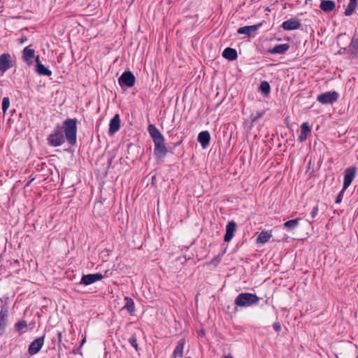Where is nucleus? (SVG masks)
<instances>
[{
    "label": "nucleus",
    "mask_w": 358,
    "mask_h": 358,
    "mask_svg": "<svg viewBox=\"0 0 358 358\" xmlns=\"http://www.w3.org/2000/svg\"><path fill=\"white\" fill-rule=\"evenodd\" d=\"M66 139L67 142L73 145L77 141V120L68 118L63 126L57 125L55 130L48 136V144L52 147L62 145Z\"/></svg>",
    "instance_id": "1"
},
{
    "label": "nucleus",
    "mask_w": 358,
    "mask_h": 358,
    "mask_svg": "<svg viewBox=\"0 0 358 358\" xmlns=\"http://www.w3.org/2000/svg\"><path fill=\"white\" fill-rule=\"evenodd\" d=\"M259 298L256 294L244 292L239 294L234 300V304L241 308L250 307L257 305Z\"/></svg>",
    "instance_id": "2"
},
{
    "label": "nucleus",
    "mask_w": 358,
    "mask_h": 358,
    "mask_svg": "<svg viewBox=\"0 0 358 358\" xmlns=\"http://www.w3.org/2000/svg\"><path fill=\"white\" fill-rule=\"evenodd\" d=\"M111 273L106 271L103 274L96 273L87 275H83L80 283L84 285H90L94 282L102 280L103 278L108 277Z\"/></svg>",
    "instance_id": "3"
},
{
    "label": "nucleus",
    "mask_w": 358,
    "mask_h": 358,
    "mask_svg": "<svg viewBox=\"0 0 358 358\" xmlns=\"http://www.w3.org/2000/svg\"><path fill=\"white\" fill-rule=\"evenodd\" d=\"M338 99V94L335 92H327L320 94L317 97V101L322 104H332Z\"/></svg>",
    "instance_id": "4"
},
{
    "label": "nucleus",
    "mask_w": 358,
    "mask_h": 358,
    "mask_svg": "<svg viewBox=\"0 0 358 358\" xmlns=\"http://www.w3.org/2000/svg\"><path fill=\"white\" fill-rule=\"evenodd\" d=\"M135 80V77L131 72L125 71L119 78L118 81L120 86L131 87L134 85Z\"/></svg>",
    "instance_id": "5"
},
{
    "label": "nucleus",
    "mask_w": 358,
    "mask_h": 358,
    "mask_svg": "<svg viewBox=\"0 0 358 358\" xmlns=\"http://www.w3.org/2000/svg\"><path fill=\"white\" fill-rule=\"evenodd\" d=\"M44 338L45 336L38 337L36 339H34L29 345L28 348V352L31 355H36L38 353L44 344Z\"/></svg>",
    "instance_id": "6"
},
{
    "label": "nucleus",
    "mask_w": 358,
    "mask_h": 358,
    "mask_svg": "<svg viewBox=\"0 0 358 358\" xmlns=\"http://www.w3.org/2000/svg\"><path fill=\"white\" fill-rule=\"evenodd\" d=\"M356 175V167L350 166L344 171L343 187L344 189L350 185Z\"/></svg>",
    "instance_id": "7"
},
{
    "label": "nucleus",
    "mask_w": 358,
    "mask_h": 358,
    "mask_svg": "<svg viewBox=\"0 0 358 358\" xmlns=\"http://www.w3.org/2000/svg\"><path fill=\"white\" fill-rule=\"evenodd\" d=\"M13 66L11 56L8 53L2 54L0 56V71L3 73Z\"/></svg>",
    "instance_id": "8"
},
{
    "label": "nucleus",
    "mask_w": 358,
    "mask_h": 358,
    "mask_svg": "<svg viewBox=\"0 0 358 358\" xmlns=\"http://www.w3.org/2000/svg\"><path fill=\"white\" fill-rule=\"evenodd\" d=\"M301 27V22L298 19L291 18L285 20L282 24V27L284 30L292 31L299 29Z\"/></svg>",
    "instance_id": "9"
},
{
    "label": "nucleus",
    "mask_w": 358,
    "mask_h": 358,
    "mask_svg": "<svg viewBox=\"0 0 358 358\" xmlns=\"http://www.w3.org/2000/svg\"><path fill=\"white\" fill-rule=\"evenodd\" d=\"M120 128V119L118 114L114 115L109 123L108 134L114 135Z\"/></svg>",
    "instance_id": "10"
},
{
    "label": "nucleus",
    "mask_w": 358,
    "mask_h": 358,
    "mask_svg": "<svg viewBox=\"0 0 358 358\" xmlns=\"http://www.w3.org/2000/svg\"><path fill=\"white\" fill-rule=\"evenodd\" d=\"M262 23H259L257 24L251 25V26H245L238 28L237 30V33L238 34H245L248 36H252L255 34L257 29L261 27Z\"/></svg>",
    "instance_id": "11"
},
{
    "label": "nucleus",
    "mask_w": 358,
    "mask_h": 358,
    "mask_svg": "<svg viewBox=\"0 0 358 358\" xmlns=\"http://www.w3.org/2000/svg\"><path fill=\"white\" fill-rule=\"evenodd\" d=\"M236 230V224L234 221L228 222L226 226V234L224 235V241L225 242L230 241L234 237V232Z\"/></svg>",
    "instance_id": "12"
},
{
    "label": "nucleus",
    "mask_w": 358,
    "mask_h": 358,
    "mask_svg": "<svg viewBox=\"0 0 358 358\" xmlns=\"http://www.w3.org/2000/svg\"><path fill=\"white\" fill-rule=\"evenodd\" d=\"M8 317V310L5 307H3L0 311V336H2L7 325L6 318Z\"/></svg>",
    "instance_id": "13"
},
{
    "label": "nucleus",
    "mask_w": 358,
    "mask_h": 358,
    "mask_svg": "<svg viewBox=\"0 0 358 358\" xmlns=\"http://www.w3.org/2000/svg\"><path fill=\"white\" fill-rule=\"evenodd\" d=\"M35 55V51L34 49L30 48L29 46H27L24 48L22 51V58L24 62H25L27 64H32L33 58Z\"/></svg>",
    "instance_id": "14"
},
{
    "label": "nucleus",
    "mask_w": 358,
    "mask_h": 358,
    "mask_svg": "<svg viewBox=\"0 0 358 358\" xmlns=\"http://www.w3.org/2000/svg\"><path fill=\"white\" fill-rule=\"evenodd\" d=\"M311 129L308 122H303L301 126V134L299 136V141L304 142L306 141L308 136L310 134Z\"/></svg>",
    "instance_id": "15"
},
{
    "label": "nucleus",
    "mask_w": 358,
    "mask_h": 358,
    "mask_svg": "<svg viewBox=\"0 0 358 358\" xmlns=\"http://www.w3.org/2000/svg\"><path fill=\"white\" fill-rule=\"evenodd\" d=\"M210 136L208 131H203L199 134L198 141L203 148H206L210 143Z\"/></svg>",
    "instance_id": "16"
},
{
    "label": "nucleus",
    "mask_w": 358,
    "mask_h": 358,
    "mask_svg": "<svg viewBox=\"0 0 358 358\" xmlns=\"http://www.w3.org/2000/svg\"><path fill=\"white\" fill-rule=\"evenodd\" d=\"M320 8L322 11L329 13L335 9L336 3L332 0H322Z\"/></svg>",
    "instance_id": "17"
},
{
    "label": "nucleus",
    "mask_w": 358,
    "mask_h": 358,
    "mask_svg": "<svg viewBox=\"0 0 358 358\" xmlns=\"http://www.w3.org/2000/svg\"><path fill=\"white\" fill-rule=\"evenodd\" d=\"M167 152V149L164 145V138L158 131V158L164 157Z\"/></svg>",
    "instance_id": "18"
},
{
    "label": "nucleus",
    "mask_w": 358,
    "mask_h": 358,
    "mask_svg": "<svg viewBox=\"0 0 358 358\" xmlns=\"http://www.w3.org/2000/svg\"><path fill=\"white\" fill-rule=\"evenodd\" d=\"M289 48V45L287 43L285 44H278L275 45L272 49L268 50V52L271 54H278L282 55L285 53Z\"/></svg>",
    "instance_id": "19"
},
{
    "label": "nucleus",
    "mask_w": 358,
    "mask_h": 358,
    "mask_svg": "<svg viewBox=\"0 0 358 358\" xmlns=\"http://www.w3.org/2000/svg\"><path fill=\"white\" fill-rule=\"evenodd\" d=\"M36 72L38 73V74H39L40 76H50L52 75V71L50 70H49L48 69H47L44 65H43L41 63L38 57H36Z\"/></svg>",
    "instance_id": "20"
},
{
    "label": "nucleus",
    "mask_w": 358,
    "mask_h": 358,
    "mask_svg": "<svg viewBox=\"0 0 358 358\" xmlns=\"http://www.w3.org/2000/svg\"><path fill=\"white\" fill-rule=\"evenodd\" d=\"M222 56L225 59H227L230 61H233L237 58L238 55L235 49L231 48H227L224 50L222 52Z\"/></svg>",
    "instance_id": "21"
},
{
    "label": "nucleus",
    "mask_w": 358,
    "mask_h": 358,
    "mask_svg": "<svg viewBox=\"0 0 358 358\" xmlns=\"http://www.w3.org/2000/svg\"><path fill=\"white\" fill-rule=\"evenodd\" d=\"M125 304L122 309L127 310L130 315H134L135 313V305L133 299L130 297L126 296L124 298Z\"/></svg>",
    "instance_id": "22"
},
{
    "label": "nucleus",
    "mask_w": 358,
    "mask_h": 358,
    "mask_svg": "<svg viewBox=\"0 0 358 358\" xmlns=\"http://www.w3.org/2000/svg\"><path fill=\"white\" fill-rule=\"evenodd\" d=\"M272 237L271 231H262L257 238V243L264 244Z\"/></svg>",
    "instance_id": "23"
},
{
    "label": "nucleus",
    "mask_w": 358,
    "mask_h": 358,
    "mask_svg": "<svg viewBox=\"0 0 358 358\" xmlns=\"http://www.w3.org/2000/svg\"><path fill=\"white\" fill-rule=\"evenodd\" d=\"M357 6L358 0H350V2L345 10V15L346 16L351 15L354 13L355 10Z\"/></svg>",
    "instance_id": "24"
},
{
    "label": "nucleus",
    "mask_w": 358,
    "mask_h": 358,
    "mask_svg": "<svg viewBox=\"0 0 358 358\" xmlns=\"http://www.w3.org/2000/svg\"><path fill=\"white\" fill-rule=\"evenodd\" d=\"M148 130L154 143L153 152L154 154H157V128L154 124H150L148 127Z\"/></svg>",
    "instance_id": "25"
},
{
    "label": "nucleus",
    "mask_w": 358,
    "mask_h": 358,
    "mask_svg": "<svg viewBox=\"0 0 358 358\" xmlns=\"http://www.w3.org/2000/svg\"><path fill=\"white\" fill-rule=\"evenodd\" d=\"M349 51L352 54H357L358 52V36H354L348 47Z\"/></svg>",
    "instance_id": "26"
},
{
    "label": "nucleus",
    "mask_w": 358,
    "mask_h": 358,
    "mask_svg": "<svg viewBox=\"0 0 358 358\" xmlns=\"http://www.w3.org/2000/svg\"><path fill=\"white\" fill-rule=\"evenodd\" d=\"M301 219L300 218H296L294 220H290L287 221L284 223L283 226L284 228L288 229H294L296 228L299 225V222Z\"/></svg>",
    "instance_id": "27"
},
{
    "label": "nucleus",
    "mask_w": 358,
    "mask_h": 358,
    "mask_svg": "<svg viewBox=\"0 0 358 358\" xmlns=\"http://www.w3.org/2000/svg\"><path fill=\"white\" fill-rule=\"evenodd\" d=\"M183 352V345L178 344L173 351L174 358L182 357Z\"/></svg>",
    "instance_id": "28"
},
{
    "label": "nucleus",
    "mask_w": 358,
    "mask_h": 358,
    "mask_svg": "<svg viewBox=\"0 0 358 358\" xmlns=\"http://www.w3.org/2000/svg\"><path fill=\"white\" fill-rule=\"evenodd\" d=\"M260 90L262 93L266 94H268L271 91V87L268 83L266 81L262 82L260 84Z\"/></svg>",
    "instance_id": "29"
},
{
    "label": "nucleus",
    "mask_w": 358,
    "mask_h": 358,
    "mask_svg": "<svg viewBox=\"0 0 358 358\" xmlns=\"http://www.w3.org/2000/svg\"><path fill=\"white\" fill-rule=\"evenodd\" d=\"M10 106V101L8 97H4L2 100V110L5 113Z\"/></svg>",
    "instance_id": "30"
},
{
    "label": "nucleus",
    "mask_w": 358,
    "mask_h": 358,
    "mask_svg": "<svg viewBox=\"0 0 358 358\" xmlns=\"http://www.w3.org/2000/svg\"><path fill=\"white\" fill-rule=\"evenodd\" d=\"M27 322L24 320L20 321L15 324L16 330L18 331L24 330L27 327Z\"/></svg>",
    "instance_id": "31"
},
{
    "label": "nucleus",
    "mask_w": 358,
    "mask_h": 358,
    "mask_svg": "<svg viewBox=\"0 0 358 358\" xmlns=\"http://www.w3.org/2000/svg\"><path fill=\"white\" fill-rule=\"evenodd\" d=\"M264 112H257L256 113H252L251 115H250V119H251V121L252 122H256L258 119H259L260 117H262L263 115H264Z\"/></svg>",
    "instance_id": "32"
},
{
    "label": "nucleus",
    "mask_w": 358,
    "mask_h": 358,
    "mask_svg": "<svg viewBox=\"0 0 358 358\" xmlns=\"http://www.w3.org/2000/svg\"><path fill=\"white\" fill-rule=\"evenodd\" d=\"M129 342L136 349V350H138V344L135 336L129 338Z\"/></svg>",
    "instance_id": "33"
},
{
    "label": "nucleus",
    "mask_w": 358,
    "mask_h": 358,
    "mask_svg": "<svg viewBox=\"0 0 358 358\" xmlns=\"http://www.w3.org/2000/svg\"><path fill=\"white\" fill-rule=\"evenodd\" d=\"M346 189H344V187H343V189L340 192V193L338 194L337 197H336V203H340L343 198V195H344V192Z\"/></svg>",
    "instance_id": "34"
},
{
    "label": "nucleus",
    "mask_w": 358,
    "mask_h": 358,
    "mask_svg": "<svg viewBox=\"0 0 358 358\" xmlns=\"http://www.w3.org/2000/svg\"><path fill=\"white\" fill-rule=\"evenodd\" d=\"M318 213V208L317 206H314L310 212V215L313 218L315 217Z\"/></svg>",
    "instance_id": "35"
},
{
    "label": "nucleus",
    "mask_w": 358,
    "mask_h": 358,
    "mask_svg": "<svg viewBox=\"0 0 358 358\" xmlns=\"http://www.w3.org/2000/svg\"><path fill=\"white\" fill-rule=\"evenodd\" d=\"M273 328L275 331L278 332L281 330V325L278 322H276L273 324Z\"/></svg>",
    "instance_id": "36"
},
{
    "label": "nucleus",
    "mask_w": 358,
    "mask_h": 358,
    "mask_svg": "<svg viewBox=\"0 0 358 358\" xmlns=\"http://www.w3.org/2000/svg\"><path fill=\"white\" fill-rule=\"evenodd\" d=\"M85 342H86V338H85V337H84L80 342V348H81L85 343Z\"/></svg>",
    "instance_id": "37"
},
{
    "label": "nucleus",
    "mask_w": 358,
    "mask_h": 358,
    "mask_svg": "<svg viewBox=\"0 0 358 358\" xmlns=\"http://www.w3.org/2000/svg\"><path fill=\"white\" fill-rule=\"evenodd\" d=\"M224 358H234V357L231 355H227L224 357Z\"/></svg>",
    "instance_id": "38"
},
{
    "label": "nucleus",
    "mask_w": 358,
    "mask_h": 358,
    "mask_svg": "<svg viewBox=\"0 0 358 358\" xmlns=\"http://www.w3.org/2000/svg\"><path fill=\"white\" fill-rule=\"evenodd\" d=\"M58 337H59V340L61 339V337H62V334L61 333H59L58 334Z\"/></svg>",
    "instance_id": "39"
},
{
    "label": "nucleus",
    "mask_w": 358,
    "mask_h": 358,
    "mask_svg": "<svg viewBox=\"0 0 358 358\" xmlns=\"http://www.w3.org/2000/svg\"><path fill=\"white\" fill-rule=\"evenodd\" d=\"M155 178V176L154 175V176L152 177V183L154 182Z\"/></svg>",
    "instance_id": "40"
}]
</instances>
